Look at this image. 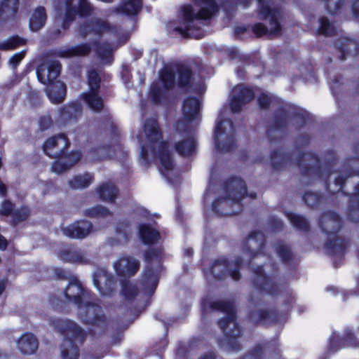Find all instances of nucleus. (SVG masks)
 <instances>
[{"instance_id": "f257e3e1", "label": "nucleus", "mask_w": 359, "mask_h": 359, "mask_svg": "<svg viewBox=\"0 0 359 359\" xmlns=\"http://www.w3.org/2000/svg\"><path fill=\"white\" fill-rule=\"evenodd\" d=\"M156 157L160 161V172L167 176V172L172 171L174 163L167 148V142L162 140V133L157 121L148 118L144 123L141 136V156L147 163L149 156Z\"/></svg>"}, {"instance_id": "f03ea898", "label": "nucleus", "mask_w": 359, "mask_h": 359, "mask_svg": "<svg viewBox=\"0 0 359 359\" xmlns=\"http://www.w3.org/2000/svg\"><path fill=\"white\" fill-rule=\"evenodd\" d=\"M218 11V6L214 0H196L195 8L184 6L182 8L180 25L175 27L173 31L182 37L191 35V29L197 28L195 21L200 19H209Z\"/></svg>"}, {"instance_id": "7ed1b4c3", "label": "nucleus", "mask_w": 359, "mask_h": 359, "mask_svg": "<svg viewBox=\"0 0 359 359\" xmlns=\"http://www.w3.org/2000/svg\"><path fill=\"white\" fill-rule=\"evenodd\" d=\"M51 323L65 337L61 346L62 357L64 359H77L78 345L84 341L86 336L82 328L68 319H54Z\"/></svg>"}, {"instance_id": "20e7f679", "label": "nucleus", "mask_w": 359, "mask_h": 359, "mask_svg": "<svg viewBox=\"0 0 359 359\" xmlns=\"http://www.w3.org/2000/svg\"><path fill=\"white\" fill-rule=\"evenodd\" d=\"M247 194L245 182L238 177L229 180L222 191V196L213 203V209L222 216L231 215L239 210H230L229 208L240 202Z\"/></svg>"}, {"instance_id": "39448f33", "label": "nucleus", "mask_w": 359, "mask_h": 359, "mask_svg": "<svg viewBox=\"0 0 359 359\" xmlns=\"http://www.w3.org/2000/svg\"><path fill=\"white\" fill-rule=\"evenodd\" d=\"M212 307L223 311L227 317L219 323V327L225 334V339L222 341V346H226L233 351L238 350L240 344L238 338L241 335V331L235 321V310L231 303L226 302H215L212 304Z\"/></svg>"}, {"instance_id": "423d86ee", "label": "nucleus", "mask_w": 359, "mask_h": 359, "mask_svg": "<svg viewBox=\"0 0 359 359\" xmlns=\"http://www.w3.org/2000/svg\"><path fill=\"white\" fill-rule=\"evenodd\" d=\"M78 316L83 323L92 325L91 331L95 334H102L109 327L102 308L88 300L78 307Z\"/></svg>"}, {"instance_id": "0eeeda50", "label": "nucleus", "mask_w": 359, "mask_h": 359, "mask_svg": "<svg viewBox=\"0 0 359 359\" xmlns=\"http://www.w3.org/2000/svg\"><path fill=\"white\" fill-rule=\"evenodd\" d=\"M215 144L216 148L222 153L230 151L233 147V127L231 121L222 120L217 124L215 131Z\"/></svg>"}, {"instance_id": "6e6552de", "label": "nucleus", "mask_w": 359, "mask_h": 359, "mask_svg": "<svg viewBox=\"0 0 359 359\" xmlns=\"http://www.w3.org/2000/svg\"><path fill=\"white\" fill-rule=\"evenodd\" d=\"M100 77L98 73L95 70H90L88 72V85L90 90L88 93L83 94L85 102L89 107L94 111L99 112L104 107V103L102 97L97 94L100 88Z\"/></svg>"}, {"instance_id": "1a4fd4ad", "label": "nucleus", "mask_w": 359, "mask_h": 359, "mask_svg": "<svg viewBox=\"0 0 359 359\" xmlns=\"http://www.w3.org/2000/svg\"><path fill=\"white\" fill-rule=\"evenodd\" d=\"M264 243V236L260 231L252 232L243 244L245 257H238L241 262L240 263L248 264L252 257L257 255L262 249Z\"/></svg>"}, {"instance_id": "9d476101", "label": "nucleus", "mask_w": 359, "mask_h": 359, "mask_svg": "<svg viewBox=\"0 0 359 359\" xmlns=\"http://www.w3.org/2000/svg\"><path fill=\"white\" fill-rule=\"evenodd\" d=\"M241 262L237 259L231 264H227L225 259L216 261L211 268V272L217 279H224L230 276L233 280H238L240 278L238 269L241 267Z\"/></svg>"}, {"instance_id": "9b49d317", "label": "nucleus", "mask_w": 359, "mask_h": 359, "mask_svg": "<svg viewBox=\"0 0 359 359\" xmlns=\"http://www.w3.org/2000/svg\"><path fill=\"white\" fill-rule=\"evenodd\" d=\"M140 262L133 257L122 256L113 262V268L117 276L130 278L140 269Z\"/></svg>"}, {"instance_id": "f8f14e48", "label": "nucleus", "mask_w": 359, "mask_h": 359, "mask_svg": "<svg viewBox=\"0 0 359 359\" xmlns=\"http://www.w3.org/2000/svg\"><path fill=\"white\" fill-rule=\"evenodd\" d=\"M60 69L61 65L60 62L46 60L40 65L36 69L38 79L43 84L51 83L59 76Z\"/></svg>"}, {"instance_id": "ddd939ff", "label": "nucleus", "mask_w": 359, "mask_h": 359, "mask_svg": "<svg viewBox=\"0 0 359 359\" xmlns=\"http://www.w3.org/2000/svg\"><path fill=\"white\" fill-rule=\"evenodd\" d=\"M69 141L63 134L48 138L43 144L44 152L52 158H59L68 147Z\"/></svg>"}, {"instance_id": "4468645a", "label": "nucleus", "mask_w": 359, "mask_h": 359, "mask_svg": "<svg viewBox=\"0 0 359 359\" xmlns=\"http://www.w3.org/2000/svg\"><path fill=\"white\" fill-rule=\"evenodd\" d=\"M176 128L177 130L180 133L184 132L186 134V138L184 140L179 141L176 143V151L182 156L191 155L194 152L196 143L189 131V125L184 121H178Z\"/></svg>"}, {"instance_id": "2eb2a0df", "label": "nucleus", "mask_w": 359, "mask_h": 359, "mask_svg": "<svg viewBox=\"0 0 359 359\" xmlns=\"http://www.w3.org/2000/svg\"><path fill=\"white\" fill-rule=\"evenodd\" d=\"M254 97V93L251 89L242 85L237 86L232 90V100L231 101V109L233 113L241 110L242 107L250 102Z\"/></svg>"}, {"instance_id": "dca6fc26", "label": "nucleus", "mask_w": 359, "mask_h": 359, "mask_svg": "<svg viewBox=\"0 0 359 359\" xmlns=\"http://www.w3.org/2000/svg\"><path fill=\"white\" fill-rule=\"evenodd\" d=\"M93 283L103 295L109 294L116 286V280L113 276L102 269H99L94 273Z\"/></svg>"}, {"instance_id": "f3484780", "label": "nucleus", "mask_w": 359, "mask_h": 359, "mask_svg": "<svg viewBox=\"0 0 359 359\" xmlns=\"http://www.w3.org/2000/svg\"><path fill=\"white\" fill-rule=\"evenodd\" d=\"M65 294L67 298L72 301L78 307L90 299V294L83 288L81 283L77 280L69 283Z\"/></svg>"}, {"instance_id": "a211bd4d", "label": "nucleus", "mask_w": 359, "mask_h": 359, "mask_svg": "<svg viewBox=\"0 0 359 359\" xmlns=\"http://www.w3.org/2000/svg\"><path fill=\"white\" fill-rule=\"evenodd\" d=\"M93 31L97 34H102L104 32L117 33L119 29L116 27L109 25L107 22L102 20L95 19L81 26L79 29V33L81 36L85 37Z\"/></svg>"}, {"instance_id": "6ab92c4d", "label": "nucleus", "mask_w": 359, "mask_h": 359, "mask_svg": "<svg viewBox=\"0 0 359 359\" xmlns=\"http://www.w3.org/2000/svg\"><path fill=\"white\" fill-rule=\"evenodd\" d=\"M65 236L72 238H83L92 231V224L88 221H81L62 228Z\"/></svg>"}, {"instance_id": "aec40b11", "label": "nucleus", "mask_w": 359, "mask_h": 359, "mask_svg": "<svg viewBox=\"0 0 359 359\" xmlns=\"http://www.w3.org/2000/svg\"><path fill=\"white\" fill-rule=\"evenodd\" d=\"M320 225L322 230L327 234L338 232L341 227V220L338 215L330 212L325 213L321 218Z\"/></svg>"}, {"instance_id": "412c9836", "label": "nucleus", "mask_w": 359, "mask_h": 359, "mask_svg": "<svg viewBox=\"0 0 359 359\" xmlns=\"http://www.w3.org/2000/svg\"><path fill=\"white\" fill-rule=\"evenodd\" d=\"M81 158L79 152H74L69 156L53 163L52 171L57 174H62L69 170Z\"/></svg>"}, {"instance_id": "4be33fe9", "label": "nucleus", "mask_w": 359, "mask_h": 359, "mask_svg": "<svg viewBox=\"0 0 359 359\" xmlns=\"http://www.w3.org/2000/svg\"><path fill=\"white\" fill-rule=\"evenodd\" d=\"M73 0H65L64 5L61 6L57 20L63 21V27L65 28L69 22L74 20L78 10L76 6L73 5Z\"/></svg>"}, {"instance_id": "5701e85b", "label": "nucleus", "mask_w": 359, "mask_h": 359, "mask_svg": "<svg viewBox=\"0 0 359 359\" xmlns=\"http://www.w3.org/2000/svg\"><path fill=\"white\" fill-rule=\"evenodd\" d=\"M60 257L66 262L77 264H86L88 262V259L86 255L74 248H65L60 252Z\"/></svg>"}, {"instance_id": "b1692460", "label": "nucleus", "mask_w": 359, "mask_h": 359, "mask_svg": "<svg viewBox=\"0 0 359 359\" xmlns=\"http://www.w3.org/2000/svg\"><path fill=\"white\" fill-rule=\"evenodd\" d=\"M200 103L196 98L191 97L186 100L183 104L182 111L186 121H184L188 125L189 121L197 118L199 115ZM180 121H183L181 120Z\"/></svg>"}, {"instance_id": "393cba45", "label": "nucleus", "mask_w": 359, "mask_h": 359, "mask_svg": "<svg viewBox=\"0 0 359 359\" xmlns=\"http://www.w3.org/2000/svg\"><path fill=\"white\" fill-rule=\"evenodd\" d=\"M18 346L22 353L32 354L37 350L39 342L34 335L27 333L19 339Z\"/></svg>"}, {"instance_id": "a878e982", "label": "nucleus", "mask_w": 359, "mask_h": 359, "mask_svg": "<svg viewBox=\"0 0 359 359\" xmlns=\"http://www.w3.org/2000/svg\"><path fill=\"white\" fill-rule=\"evenodd\" d=\"M91 51L89 43H82L71 48L61 49L57 54L61 57H72L88 55Z\"/></svg>"}, {"instance_id": "bb28decb", "label": "nucleus", "mask_w": 359, "mask_h": 359, "mask_svg": "<svg viewBox=\"0 0 359 359\" xmlns=\"http://www.w3.org/2000/svg\"><path fill=\"white\" fill-rule=\"evenodd\" d=\"M46 93L53 103L59 104L65 99L66 87L63 83L57 81L47 88Z\"/></svg>"}, {"instance_id": "cd10ccee", "label": "nucleus", "mask_w": 359, "mask_h": 359, "mask_svg": "<svg viewBox=\"0 0 359 359\" xmlns=\"http://www.w3.org/2000/svg\"><path fill=\"white\" fill-rule=\"evenodd\" d=\"M299 166L302 168L303 169H306V174H311L312 172H318L320 175H323L321 172H320L318 168V160L316 156L312 154L306 153L303 154L302 158L299 163Z\"/></svg>"}, {"instance_id": "c85d7f7f", "label": "nucleus", "mask_w": 359, "mask_h": 359, "mask_svg": "<svg viewBox=\"0 0 359 359\" xmlns=\"http://www.w3.org/2000/svg\"><path fill=\"white\" fill-rule=\"evenodd\" d=\"M46 19L47 15L45 8L41 6L36 8L32 13L29 20V26L31 29L35 32L39 30L44 26Z\"/></svg>"}, {"instance_id": "c756f323", "label": "nucleus", "mask_w": 359, "mask_h": 359, "mask_svg": "<svg viewBox=\"0 0 359 359\" xmlns=\"http://www.w3.org/2000/svg\"><path fill=\"white\" fill-rule=\"evenodd\" d=\"M93 43L94 46H96V53L97 54V56L100 57L102 63H111L113 59L112 53L114 48L105 42H94Z\"/></svg>"}, {"instance_id": "7c9ffc66", "label": "nucleus", "mask_w": 359, "mask_h": 359, "mask_svg": "<svg viewBox=\"0 0 359 359\" xmlns=\"http://www.w3.org/2000/svg\"><path fill=\"white\" fill-rule=\"evenodd\" d=\"M158 284L157 273L153 270H147L142 277V285L144 292L147 294H151L154 292Z\"/></svg>"}, {"instance_id": "2f4dec72", "label": "nucleus", "mask_w": 359, "mask_h": 359, "mask_svg": "<svg viewBox=\"0 0 359 359\" xmlns=\"http://www.w3.org/2000/svg\"><path fill=\"white\" fill-rule=\"evenodd\" d=\"M100 198L109 203H113L117 195V189L112 184H103L97 189Z\"/></svg>"}, {"instance_id": "473e14b6", "label": "nucleus", "mask_w": 359, "mask_h": 359, "mask_svg": "<svg viewBox=\"0 0 359 359\" xmlns=\"http://www.w3.org/2000/svg\"><path fill=\"white\" fill-rule=\"evenodd\" d=\"M351 176L348 171L341 170L339 173L334 172L330 175V179L334 180L333 184H329L328 189L332 194L337 193L342 188V184L346 179Z\"/></svg>"}, {"instance_id": "72a5a7b5", "label": "nucleus", "mask_w": 359, "mask_h": 359, "mask_svg": "<svg viewBox=\"0 0 359 359\" xmlns=\"http://www.w3.org/2000/svg\"><path fill=\"white\" fill-rule=\"evenodd\" d=\"M139 233L140 239L145 244L152 243L156 241L159 238L158 231L145 224L140 226Z\"/></svg>"}, {"instance_id": "f704fd0d", "label": "nucleus", "mask_w": 359, "mask_h": 359, "mask_svg": "<svg viewBox=\"0 0 359 359\" xmlns=\"http://www.w3.org/2000/svg\"><path fill=\"white\" fill-rule=\"evenodd\" d=\"M18 0H0V18L13 15L18 10Z\"/></svg>"}, {"instance_id": "c9c22d12", "label": "nucleus", "mask_w": 359, "mask_h": 359, "mask_svg": "<svg viewBox=\"0 0 359 359\" xmlns=\"http://www.w3.org/2000/svg\"><path fill=\"white\" fill-rule=\"evenodd\" d=\"M348 217L352 221L359 222V184L351 198Z\"/></svg>"}, {"instance_id": "e433bc0d", "label": "nucleus", "mask_w": 359, "mask_h": 359, "mask_svg": "<svg viewBox=\"0 0 359 359\" xmlns=\"http://www.w3.org/2000/svg\"><path fill=\"white\" fill-rule=\"evenodd\" d=\"M93 177L89 173L74 176L69 182L71 188L74 189H83L88 187L93 182Z\"/></svg>"}, {"instance_id": "4c0bfd02", "label": "nucleus", "mask_w": 359, "mask_h": 359, "mask_svg": "<svg viewBox=\"0 0 359 359\" xmlns=\"http://www.w3.org/2000/svg\"><path fill=\"white\" fill-rule=\"evenodd\" d=\"M337 48L341 52L340 59L345 60L346 54H355L357 44L355 41L347 39H341L337 43Z\"/></svg>"}, {"instance_id": "58836bf2", "label": "nucleus", "mask_w": 359, "mask_h": 359, "mask_svg": "<svg viewBox=\"0 0 359 359\" xmlns=\"http://www.w3.org/2000/svg\"><path fill=\"white\" fill-rule=\"evenodd\" d=\"M26 41L18 36L10 37L0 42V50H11L25 44Z\"/></svg>"}, {"instance_id": "ea45409f", "label": "nucleus", "mask_w": 359, "mask_h": 359, "mask_svg": "<svg viewBox=\"0 0 359 359\" xmlns=\"http://www.w3.org/2000/svg\"><path fill=\"white\" fill-rule=\"evenodd\" d=\"M286 216L295 228L305 231L309 229V224L303 216L292 212H286Z\"/></svg>"}, {"instance_id": "a19ab883", "label": "nucleus", "mask_w": 359, "mask_h": 359, "mask_svg": "<svg viewBox=\"0 0 359 359\" xmlns=\"http://www.w3.org/2000/svg\"><path fill=\"white\" fill-rule=\"evenodd\" d=\"M254 272L257 276V278L255 280L256 284L260 287H262L263 289L266 292L273 294L274 291L271 288L273 286L271 285L269 277L263 274L262 267H257V269H255Z\"/></svg>"}, {"instance_id": "79ce46f5", "label": "nucleus", "mask_w": 359, "mask_h": 359, "mask_svg": "<svg viewBox=\"0 0 359 359\" xmlns=\"http://www.w3.org/2000/svg\"><path fill=\"white\" fill-rule=\"evenodd\" d=\"M142 8L140 0H123L122 12L128 15L137 14Z\"/></svg>"}, {"instance_id": "37998d69", "label": "nucleus", "mask_w": 359, "mask_h": 359, "mask_svg": "<svg viewBox=\"0 0 359 359\" xmlns=\"http://www.w3.org/2000/svg\"><path fill=\"white\" fill-rule=\"evenodd\" d=\"M319 27L318 29V33L324 36H332L336 32V28L334 25L330 22L329 19L326 17H321L319 19Z\"/></svg>"}, {"instance_id": "c03bdc74", "label": "nucleus", "mask_w": 359, "mask_h": 359, "mask_svg": "<svg viewBox=\"0 0 359 359\" xmlns=\"http://www.w3.org/2000/svg\"><path fill=\"white\" fill-rule=\"evenodd\" d=\"M191 72L187 66H180L177 69L178 84L180 87L187 86L191 78Z\"/></svg>"}, {"instance_id": "a18cd8bd", "label": "nucleus", "mask_w": 359, "mask_h": 359, "mask_svg": "<svg viewBox=\"0 0 359 359\" xmlns=\"http://www.w3.org/2000/svg\"><path fill=\"white\" fill-rule=\"evenodd\" d=\"M118 151H120V147L118 144H115L113 146L101 147L97 149V154L100 158L104 159L116 156Z\"/></svg>"}, {"instance_id": "49530a36", "label": "nucleus", "mask_w": 359, "mask_h": 359, "mask_svg": "<svg viewBox=\"0 0 359 359\" xmlns=\"http://www.w3.org/2000/svg\"><path fill=\"white\" fill-rule=\"evenodd\" d=\"M121 294L126 299L132 300L137 295L138 290L135 284L127 281L122 285Z\"/></svg>"}, {"instance_id": "de8ad7c7", "label": "nucleus", "mask_w": 359, "mask_h": 359, "mask_svg": "<svg viewBox=\"0 0 359 359\" xmlns=\"http://www.w3.org/2000/svg\"><path fill=\"white\" fill-rule=\"evenodd\" d=\"M161 80L165 89L171 88L175 82V74L170 69H164L161 74Z\"/></svg>"}, {"instance_id": "09e8293b", "label": "nucleus", "mask_w": 359, "mask_h": 359, "mask_svg": "<svg viewBox=\"0 0 359 359\" xmlns=\"http://www.w3.org/2000/svg\"><path fill=\"white\" fill-rule=\"evenodd\" d=\"M320 196L317 193L306 192L304 196L305 203L311 207L317 205L320 200Z\"/></svg>"}, {"instance_id": "8fccbe9b", "label": "nucleus", "mask_w": 359, "mask_h": 359, "mask_svg": "<svg viewBox=\"0 0 359 359\" xmlns=\"http://www.w3.org/2000/svg\"><path fill=\"white\" fill-rule=\"evenodd\" d=\"M87 215L90 217L102 216L106 217L109 215V211L104 207L96 206L87 211Z\"/></svg>"}, {"instance_id": "3c124183", "label": "nucleus", "mask_w": 359, "mask_h": 359, "mask_svg": "<svg viewBox=\"0 0 359 359\" xmlns=\"http://www.w3.org/2000/svg\"><path fill=\"white\" fill-rule=\"evenodd\" d=\"M278 255L284 260H288L291 257V252L289 248L283 243H278L276 247Z\"/></svg>"}, {"instance_id": "603ef678", "label": "nucleus", "mask_w": 359, "mask_h": 359, "mask_svg": "<svg viewBox=\"0 0 359 359\" xmlns=\"http://www.w3.org/2000/svg\"><path fill=\"white\" fill-rule=\"evenodd\" d=\"M25 55V51H21L20 53L14 54L10 59H9V65L12 67V68L15 69L19 63L22 61V60L24 58Z\"/></svg>"}, {"instance_id": "864d4df0", "label": "nucleus", "mask_w": 359, "mask_h": 359, "mask_svg": "<svg viewBox=\"0 0 359 359\" xmlns=\"http://www.w3.org/2000/svg\"><path fill=\"white\" fill-rule=\"evenodd\" d=\"M13 204L9 201H5L0 207V214L2 215H10L13 210Z\"/></svg>"}, {"instance_id": "5fc2aeb1", "label": "nucleus", "mask_w": 359, "mask_h": 359, "mask_svg": "<svg viewBox=\"0 0 359 359\" xmlns=\"http://www.w3.org/2000/svg\"><path fill=\"white\" fill-rule=\"evenodd\" d=\"M91 6L86 0H80L79 13L81 15H88L91 12Z\"/></svg>"}, {"instance_id": "6e6d98bb", "label": "nucleus", "mask_w": 359, "mask_h": 359, "mask_svg": "<svg viewBox=\"0 0 359 359\" xmlns=\"http://www.w3.org/2000/svg\"><path fill=\"white\" fill-rule=\"evenodd\" d=\"M52 125H53V119L48 115L42 116L39 120L40 128L42 130L49 128Z\"/></svg>"}, {"instance_id": "4d7b16f0", "label": "nucleus", "mask_w": 359, "mask_h": 359, "mask_svg": "<svg viewBox=\"0 0 359 359\" xmlns=\"http://www.w3.org/2000/svg\"><path fill=\"white\" fill-rule=\"evenodd\" d=\"M151 94L154 102H160L161 97L162 95V90L158 84H154L151 87Z\"/></svg>"}, {"instance_id": "13d9d810", "label": "nucleus", "mask_w": 359, "mask_h": 359, "mask_svg": "<svg viewBox=\"0 0 359 359\" xmlns=\"http://www.w3.org/2000/svg\"><path fill=\"white\" fill-rule=\"evenodd\" d=\"M258 102L261 108H266L271 103V98L266 94L262 93L259 97Z\"/></svg>"}, {"instance_id": "bf43d9fd", "label": "nucleus", "mask_w": 359, "mask_h": 359, "mask_svg": "<svg viewBox=\"0 0 359 359\" xmlns=\"http://www.w3.org/2000/svg\"><path fill=\"white\" fill-rule=\"evenodd\" d=\"M267 313L264 311H259L258 313H253L251 316L252 320L255 323H258L259 321L264 320L266 318Z\"/></svg>"}, {"instance_id": "052dcab7", "label": "nucleus", "mask_w": 359, "mask_h": 359, "mask_svg": "<svg viewBox=\"0 0 359 359\" xmlns=\"http://www.w3.org/2000/svg\"><path fill=\"white\" fill-rule=\"evenodd\" d=\"M272 164L273 166H278L279 163H281L284 160L283 154L280 152H275L272 156Z\"/></svg>"}, {"instance_id": "680f3d73", "label": "nucleus", "mask_w": 359, "mask_h": 359, "mask_svg": "<svg viewBox=\"0 0 359 359\" xmlns=\"http://www.w3.org/2000/svg\"><path fill=\"white\" fill-rule=\"evenodd\" d=\"M353 15L354 18L359 21V0L356 1L353 6Z\"/></svg>"}, {"instance_id": "e2e57ef3", "label": "nucleus", "mask_w": 359, "mask_h": 359, "mask_svg": "<svg viewBox=\"0 0 359 359\" xmlns=\"http://www.w3.org/2000/svg\"><path fill=\"white\" fill-rule=\"evenodd\" d=\"M126 227L127 226L126 224H120L118 226H117L116 231L119 233H123V236L126 237L128 235V232L125 229Z\"/></svg>"}, {"instance_id": "0e129e2a", "label": "nucleus", "mask_w": 359, "mask_h": 359, "mask_svg": "<svg viewBox=\"0 0 359 359\" xmlns=\"http://www.w3.org/2000/svg\"><path fill=\"white\" fill-rule=\"evenodd\" d=\"M27 217V214L25 212L22 216L19 217L18 212H15L14 215V221L15 223H18L24 219H25Z\"/></svg>"}, {"instance_id": "69168bd1", "label": "nucleus", "mask_w": 359, "mask_h": 359, "mask_svg": "<svg viewBox=\"0 0 359 359\" xmlns=\"http://www.w3.org/2000/svg\"><path fill=\"white\" fill-rule=\"evenodd\" d=\"M7 245V241L2 236H0V250H4L6 248Z\"/></svg>"}, {"instance_id": "338daca9", "label": "nucleus", "mask_w": 359, "mask_h": 359, "mask_svg": "<svg viewBox=\"0 0 359 359\" xmlns=\"http://www.w3.org/2000/svg\"><path fill=\"white\" fill-rule=\"evenodd\" d=\"M6 194V187L3 182L0 180V195L5 196Z\"/></svg>"}, {"instance_id": "774afa93", "label": "nucleus", "mask_w": 359, "mask_h": 359, "mask_svg": "<svg viewBox=\"0 0 359 359\" xmlns=\"http://www.w3.org/2000/svg\"><path fill=\"white\" fill-rule=\"evenodd\" d=\"M156 254V251L154 250V249H150L146 254H145V257L147 259H152V257L153 255H155Z\"/></svg>"}]
</instances>
